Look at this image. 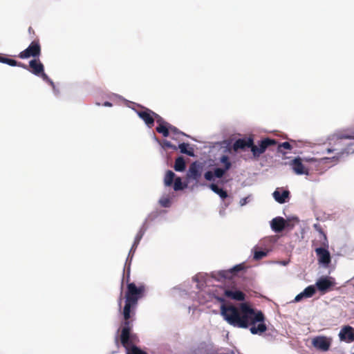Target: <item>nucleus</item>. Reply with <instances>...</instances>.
<instances>
[{
    "mask_svg": "<svg viewBox=\"0 0 354 354\" xmlns=\"http://www.w3.org/2000/svg\"><path fill=\"white\" fill-rule=\"evenodd\" d=\"M226 171L227 170L224 168H216L214 171V174L215 177L220 178L225 175Z\"/></svg>",
    "mask_w": 354,
    "mask_h": 354,
    "instance_id": "c85d7f7f",
    "label": "nucleus"
},
{
    "mask_svg": "<svg viewBox=\"0 0 354 354\" xmlns=\"http://www.w3.org/2000/svg\"><path fill=\"white\" fill-rule=\"evenodd\" d=\"M169 131H171V132H173L174 133L182 134V135L185 136V134L184 133L180 132L176 127H175L171 124L169 125Z\"/></svg>",
    "mask_w": 354,
    "mask_h": 354,
    "instance_id": "c9c22d12",
    "label": "nucleus"
},
{
    "mask_svg": "<svg viewBox=\"0 0 354 354\" xmlns=\"http://www.w3.org/2000/svg\"><path fill=\"white\" fill-rule=\"evenodd\" d=\"M245 269V266L244 263H240L228 270L212 272V277L218 281L223 279H231L237 275L239 272L243 271Z\"/></svg>",
    "mask_w": 354,
    "mask_h": 354,
    "instance_id": "39448f33",
    "label": "nucleus"
},
{
    "mask_svg": "<svg viewBox=\"0 0 354 354\" xmlns=\"http://www.w3.org/2000/svg\"><path fill=\"white\" fill-rule=\"evenodd\" d=\"M185 167H186V165H185V161L183 157H182V156L178 157L175 160L174 167V169L176 171H183L185 169Z\"/></svg>",
    "mask_w": 354,
    "mask_h": 354,
    "instance_id": "412c9836",
    "label": "nucleus"
},
{
    "mask_svg": "<svg viewBox=\"0 0 354 354\" xmlns=\"http://www.w3.org/2000/svg\"><path fill=\"white\" fill-rule=\"evenodd\" d=\"M209 187L214 193L217 194L223 199L227 198L228 196L226 191L223 190L222 188H220L216 184H211Z\"/></svg>",
    "mask_w": 354,
    "mask_h": 354,
    "instance_id": "4be33fe9",
    "label": "nucleus"
},
{
    "mask_svg": "<svg viewBox=\"0 0 354 354\" xmlns=\"http://www.w3.org/2000/svg\"><path fill=\"white\" fill-rule=\"evenodd\" d=\"M130 268L127 270V290L124 295L125 304L123 308L122 315L124 317V326L131 325V314H135V309L137 307L138 300L143 297L146 290L145 286L140 284L136 286L133 282H129Z\"/></svg>",
    "mask_w": 354,
    "mask_h": 354,
    "instance_id": "f03ea898",
    "label": "nucleus"
},
{
    "mask_svg": "<svg viewBox=\"0 0 354 354\" xmlns=\"http://www.w3.org/2000/svg\"><path fill=\"white\" fill-rule=\"evenodd\" d=\"M167 145L168 147L171 148V149H177V147H176V146L172 145H171V143H169V142L167 143V145Z\"/></svg>",
    "mask_w": 354,
    "mask_h": 354,
    "instance_id": "79ce46f5",
    "label": "nucleus"
},
{
    "mask_svg": "<svg viewBox=\"0 0 354 354\" xmlns=\"http://www.w3.org/2000/svg\"><path fill=\"white\" fill-rule=\"evenodd\" d=\"M315 252L320 264L328 266L330 263V254L326 248H317L315 249Z\"/></svg>",
    "mask_w": 354,
    "mask_h": 354,
    "instance_id": "ddd939ff",
    "label": "nucleus"
},
{
    "mask_svg": "<svg viewBox=\"0 0 354 354\" xmlns=\"http://www.w3.org/2000/svg\"><path fill=\"white\" fill-rule=\"evenodd\" d=\"M315 285L318 290L325 293L332 286H333L334 283L332 282L327 277H322L317 281Z\"/></svg>",
    "mask_w": 354,
    "mask_h": 354,
    "instance_id": "2eb2a0df",
    "label": "nucleus"
},
{
    "mask_svg": "<svg viewBox=\"0 0 354 354\" xmlns=\"http://www.w3.org/2000/svg\"><path fill=\"white\" fill-rule=\"evenodd\" d=\"M39 76H41L44 81L50 83L51 85H53V82L48 77V76L44 73V71L42 72V73H41Z\"/></svg>",
    "mask_w": 354,
    "mask_h": 354,
    "instance_id": "f704fd0d",
    "label": "nucleus"
},
{
    "mask_svg": "<svg viewBox=\"0 0 354 354\" xmlns=\"http://www.w3.org/2000/svg\"><path fill=\"white\" fill-rule=\"evenodd\" d=\"M335 149H327V151H328V153H330V152H332V151H335Z\"/></svg>",
    "mask_w": 354,
    "mask_h": 354,
    "instance_id": "a18cd8bd",
    "label": "nucleus"
},
{
    "mask_svg": "<svg viewBox=\"0 0 354 354\" xmlns=\"http://www.w3.org/2000/svg\"><path fill=\"white\" fill-rule=\"evenodd\" d=\"M160 203L162 207H168L170 205V200L167 198H161Z\"/></svg>",
    "mask_w": 354,
    "mask_h": 354,
    "instance_id": "473e14b6",
    "label": "nucleus"
},
{
    "mask_svg": "<svg viewBox=\"0 0 354 354\" xmlns=\"http://www.w3.org/2000/svg\"><path fill=\"white\" fill-rule=\"evenodd\" d=\"M316 292V289L314 286H309L306 287L303 292L297 295L295 301L296 302L300 301L303 298H310L313 297Z\"/></svg>",
    "mask_w": 354,
    "mask_h": 354,
    "instance_id": "6ab92c4d",
    "label": "nucleus"
},
{
    "mask_svg": "<svg viewBox=\"0 0 354 354\" xmlns=\"http://www.w3.org/2000/svg\"><path fill=\"white\" fill-rule=\"evenodd\" d=\"M220 162L224 165V169H225L227 171L230 169L232 164L227 156H222L220 158Z\"/></svg>",
    "mask_w": 354,
    "mask_h": 354,
    "instance_id": "bb28decb",
    "label": "nucleus"
},
{
    "mask_svg": "<svg viewBox=\"0 0 354 354\" xmlns=\"http://www.w3.org/2000/svg\"><path fill=\"white\" fill-rule=\"evenodd\" d=\"M138 244H136V243L134 241L133 243V245L130 250V253L131 252H134L136 250V249L137 248Z\"/></svg>",
    "mask_w": 354,
    "mask_h": 354,
    "instance_id": "58836bf2",
    "label": "nucleus"
},
{
    "mask_svg": "<svg viewBox=\"0 0 354 354\" xmlns=\"http://www.w3.org/2000/svg\"><path fill=\"white\" fill-rule=\"evenodd\" d=\"M267 255V252L264 251H256L254 254V259L255 260H260Z\"/></svg>",
    "mask_w": 354,
    "mask_h": 354,
    "instance_id": "c756f323",
    "label": "nucleus"
},
{
    "mask_svg": "<svg viewBox=\"0 0 354 354\" xmlns=\"http://www.w3.org/2000/svg\"><path fill=\"white\" fill-rule=\"evenodd\" d=\"M253 138L252 137L245 138H239L236 140L233 144V149L237 151L239 149H245V148H250L252 151L253 145Z\"/></svg>",
    "mask_w": 354,
    "mask_h": 354,
    "instance_id": "f8f14e48",
    "label": "nucleus"
},
{
    "mask_svg": "<svg viewBox=\"0 0 354 354\" xmlns=\"http://www.w3.org/2000/svg\"><path fill=\"white\" fill-rule=\"evenodd\" d=\"M169 123L167 124H160L156 127V131L159 133L162 134L164 137H168L169 135Z\"/></svg>",
    "mask_w": 354,
    "mask_h": 354,
    "instance_id": "b1692460",
    "label": "nucleus"
},
{
    "mask_svg": "<svg viewBox=\"0 0 354 354\" xmlns=\"http://www.w3.org/2000/svg\"><path fill=\"white\" fill-rule=\"evenodd\" d=\"M41 53V48L38 39H34L27 48L22 50L17 55L21 59H28L30 57L39 58Z\"/></svg>",
    "mask_w": 354,
    "mask_h": 354,
    "instance_id": "20e7f679",
    "label": "nucleus"
},
{
    "mask_svg": "<svg viewBox=\"0 0 354 354\" xmlns=\"http://www.w3.org/2000/svg\"><path fill=\"white\" fill-rule=\"evenodd\" d=\"M281 148H283L285 149L290 150L292 149V146L288 142H284L279 145L278 149L280 150Z\"/></svg>",
    "mask_w": 354,
    "mask_h": 354,
    "instance_id": "2f4dec72",
    "label": "nucleus"
},
{
    "mask_svg": "<svg viewBox=\"0 0 354 354\" xmlns=\"http://www.w3.org/2000/svg\"><path fill=\"white\" fill-rule=\"evenodd\" d=\"M216 299H217L218 301H219L220 302H224V301H225L224 298H223V297H216Z\"/></svg>",
    "mask_w": 354,
    "mask_h": 354,
    "instance_id": "37998d69",
    "label": "nucleus"
},
{
    "mask_svg": "<svg viewBox=\"0 0 354 354\" xmlns=\"http://www.w3.org/2000/svg\"><path fill=\"white\" fill-rule=\"evenodd\" d=\"M174 183V189L175 191L182 190L185 188V186L183 185L181 178L180 177H177L175 178Z\"/></svg>",
    "mask_w": 354,
    "mask_h": 354,
    "instance_id": "cd10ccee",
    "label": "nucleus"
},
{
    "mask_svg": "<svg viewBox=\"0 0 354 354\" xmlns=\"http://www.w3.org/2000/svg\"><path fill=\"white\" fill-rule=\"evenodd\" d=\"M28 32L30 35H32V37H34L35 35V30H33V28L32 27H29L28 28Z\"/></svg>",
    "mask_w": 354,
    "mask_h": 354,
    "instance_id": "ea45409f",
    "label": "nucleus"
},
{
    "mask_svg": "<svg viewBox=\"0 0 354 354\" xmlns=\"http://www.w3.org/2000/svg\"><path fill=\"white\" fill-rule=\"evenodd\" d=\"M223 295L227 298L239 301H244L245 299V295L239 290L225 289Z\"/></svg>",
    "mask_w": 354,
    "mask_h": 354,
    "instance_id": "f3484780",
    "label": "nucleus"
},
{
    "mask_svg": "<svg viewBox=\"0 0 354 354\" xmlns=\"http://www.w3.org/2000/svg\"><path fill=\"white\" fill-rule=\"evenodd\" d=\"M221 314L229 324L241 328H250L253 335H261L267 330L263 313L248 303H241L238 306L222 304Z\"/></svg>",
    "mask_w": 354,
    "mask_h": 354,
    "instance_id": "f257e3e1",
    "label": "nucleus"
},
{
    "mask_svg": "<svg viewBox=\"0 0 354 354\" xmlns=\"http://www.w3.org/2000/svg\"><path fill=\"white\" fill-rule=\"evenodd\" d=\"M202 174V166L197 162H192L187 173V178L188 179L194 180L196 183L198 181Z\"/></svg>",
    "mask_w": 354,
    "mask_h": 354,
    "instance_id": "9d476101",
    "label": "nucleus"
},
{
    "mask_svg": "<svg viewBox=\"0 0 354 354\" xmlns=\"http://www.w3.org/2000/svg\"><path fill=\"white\" fill-rule=\"evenodd\" d=\"M287 221L281 216L274 218L270 222V226L275 232H282L286 227Z\"/></svg>",
    "mask_w": 354,
    "mask_h": 354,
    "instance_id": "dca6fc26",
    "label": "nucleus"
},
{
    "mask_svg": "<svg viewBox=\"0 0 354 354\" xmlns=\"http://www.w3.org/2000/svg\"><path fill=\"white\" fill-rule=\"evenodd\" d=\"M27 70L37 76H39V75L44 71V66L39 59L30 60L29 62V65H27Z\"/></svg>",
    "mask_w": 354,
    "mask_h": 354,
    "instance_id": "4468645a",
    "label": "nucleus"
},
{
    "mask_svg": "<svg viewBox=\"0 0 354 354\" xmlns=\"http://www.w3.org/2000/svg\"><path fill=\"white\" fill-rule=\"evenodd\" d=\"M204 177L207 180L212 181L214 180V174L212 171H207L205 173Z\"/></svg>",
    "mask_w": 354,
    "mask_h": 354,
    "instance_id": "7c9ffc66",
    "label": "nucleus"
},
{
    "mask_svg": "<svg viewBox=\"0 0 354 354\" xmlns=\"http://www.w3.org/2000/svg\"><path fill=\"white\" fill-rule=\"evenodd\" d=\"M144 235V231L142 230H140L138 234L136 236L134 241L136 243V244H139L140 240L142 239V236Z\"/></svg>",
    "mask_w": 354,
    "mask_h": 354,
    "instance_id": "72a5a7b5",
    "label": "nucleus"
},
{
    "mask_svg": "<svg viewBox=\"0 0 354 354\" xmlns=\"http://www.w3.org/2000/svg\"><path fill=\"white\" fill-rule=\"evenodd\" d=\"M315 158L310 159H301L300 157L295 158L290 162V165L293 170V171L297 175H308L309 174V169L304 164V162H310L315 161Z\"/></svg>",
    "mask_w": 354,
    "mask_h": 354,
    "instance_id": "423d86ee",
    "label": "nucleus"
},
{
    "mask_svg": "<svg viewBox=\"0 0 354 354\" xmlns=\"http://www.w3.org/2000/svg\"><path fill=\"white\" fill-rule=\"evenodd\" d=\"M336 138L337 143L341 144L342 140L348 139L351 142L346 144V147L342 150L340 153H354V129L346 130L339 132L334 136Z\"/></svg>",
    "mask_w": 354,
    "mask_h": 354,
    "instance_id": "7ed1b4c3",
    "label": "nucleus"
},
{
    "mask_svg": "<svg viewBox=\"0 0 354 354\" xmlns=\"http://www.w3.org/2000/svg\"><path fill=\"white\" fill-rule=\"evenodd\" d=\"M210 354H235V353L233 351H229L227 353H219L216 351V352H212Z\"/></svg>",
    "mask_w": 354,
    "mask_h": 354,
    "instance_id": "a19ab883",
    "label": "nucleus"
},
{
    "mask_svg": "<svg viewBox=\"0 0 354 354\" xmlns=\"http://www.w3.org/2000/svg\"><path fill=\"white\" fill-rule=\"evenodd\" d=\"M155 120H156V122L158 124V125L161 124H167L165 121L161 118L158 114L156 113V115H154Z\"/></svg>",
    "mask_w": 354,
    "mask_h": 354,
    "instance_id": "e433bc0d",
    "label": "nucleus"
},
{
    "mask_svg": "<svg viewBox=\"0 0 354 354\" xmlns=\"http://www.w3.org/2000/svg\"><path fill=\"white\" fill-rule=\"evenodd\" d=\"M136 113L149 128L153 126L155 121L154 115H156L155 112L147 108H144V110L137 111Z\"/></svg>",
    "mask_w": 354,
    "mask_h": 354,
    "instance_id": "1a4fd4ad",
    "label": "nucleus"
},
{
    "mask_svg": "<svg viewBox=\"0 0 354 354\" xmlns=\"http://www.w3.org/2000/svg\"><path fill=\"white\" fill-rule=\"evenodd\" d=\"M189 146V145L188 143L183 142L178 145V148L180 149L182 153L187 154L189 156H194V149L192 148L187 149Z\"/></svg>",
    "mask_w": 354,
    "mask_h": 354,
    "instance_id": "5701e85b",
    "label": "nucleus"
},
{
    "mask_svg": "<svg viewBox=\"0 0 354 354\" xmlns=\"http://www.w3.org/2000/svg\"><path fill=\"white\" fill-rule=\"evenodd\" d=\"M339 339L348 343L354 341V328L350 326H345L342 328L339 333Z\"/></svg>",
    "mask_w": 354,
    "mask_h": 354,
    "instance_id": "9b49d317",
    "label": "nucleus"
},
{
    "mask_svg": "<svg viewBox=\"0 0 354 354\" xmlns=\"http://www.w3.org/2000/svg\"><path fill=\"white\" fill-rule=\"evenodd\" d=\"M104 105L106 106H111L112 104L109 102H105Z\"/></svg>",
    "mask_w": 354,
    "mask_h": 354,
    "instance_id": "c03bdc74",
    "label": "nucleus"
},
{
    "mask_svg": "<svg viewBox=\"0 0 354 354\" xmlns=\"http://www.w3.org/2000/svg\"><path fill=\"white\" fill-rule=\"evenodd\" d=\"M0 62L6 64L11 66H19V67L23 68L24 69H28V66L26 64L19 62H17L12 59L6 57L3 55H0Z\"/></svg>",
    "mask_w": 354,
    "mask_h": 354,
    "instance_id": "aec40b11",
    "label": "nucleus"
},
{
    "mask_svg": "<svg viewBox=\"0 0 354 354\" xmlns=\"http://www.w3.org/2000/svg\"><path fill=\"white\" fill-rule=\"evenodd\" d=\"M174 177H175V174L172 171L168 170L166 172V174H165V178H164V183H165V186H167V187L171 186L173 184Z\"/></svg>",
    "mask_w": 354,
    "mask_h": 354,
    "instance_id": "393cba45",
    "label": "nucleus"
},
{
    "mask_svg": "<svg viewBox=\"0 0 354 354\" xmlns=\"http://www.w3.org/2000/svg\"><path fill=\"white\" fill-rule=\"evenodd\" d=\"M333 342V338L326 336H317L313 339V346L321 351H328L330 349Z\"/></svg>",
    "mask_w": 354,
    "mask_h": 354,
    "instance_id": "6e6552de",
    "label": "nucleus"
},
{
    "mask_svg": "<svg viewBox=\"0 0 354 354\" xmlns=\"http://www.w3.org/2000/svg\"><path fill=\"white\" fill-rule=\"evenodd\" d=\"M314 228L316 230H317L320 234L322 244L324 246H328V241H327L326 235L324 232V231L322 229V227H320V225L319 224H315Z\"/></svg>",
    "mask_w": 354,
    "mask_h": 354,
    "instance_id": "a878e982",
    "label": "nucleus"
},
{
    "mask_svg": "<svg viewBox=\"0 0 354 354\" xmlns=\"http://www.w3.org/2000/svg\"><path fill=\"white\" fill-rule=\"evenodd\" d=\"M272 196L277 202L283 204L289 198L290 192L288 190H280L277 188L273 192Z\"/></svg>",
    "mask_w": 354,
    "mask_h": 354,
    "instance_id": "a211bd4d",
    "label": "nucleus"
},
{
    "mask_svg": "<svg viewBox=\"0 0 354 354\" xmlns=\"http://www.w3.org/2000/svg\"><path fill=\"white\" fill-rule=\"evenodd\" d=\"M277 145V141L274 139L264 138L259 142L258 145H254L252 147V153L254 158H259L263 153L268 147Z\"/></svg>",
    "mask_w": 354,
    "mask_h": 354,
    "instance_id": "0eeeda50",
    "label": "nucleus"
},
{
    "mask_svg": "<svg viewBox=\"0 0 354 354\" xmlns=\"http://www.w3.org/2000/svg\"><path fill=\"white\" fill-rule=\"evenodd\" d=\"M123 284H124V277H122V283H121V291H120V298H119V300H118V305H119L120 308L121 307L122 299V289H123Z\"/></svg>",
    "mask_w": 354,
    "mask_h": 354,
    "instance_id": "4c0bfd02",
    "label": "nucleus"
}]
</instances>
